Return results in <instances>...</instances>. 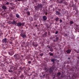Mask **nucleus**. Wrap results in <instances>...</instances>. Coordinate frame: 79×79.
<instances>
[{
  "label": "nucleus",
  "mask_w": 79,
  "mask_h": 79,
  "mask_svg": "<svg viewBox=\"0 0 79 79\" xmlns=\"http://www.w3.org/2000/svg\"><path fill=\"white\" fill-rule=\"evenodd\" d=\"M38 6L39 8H43V6H44V5L41 4H40L38 5Z\"/></svg>",
  "instance_id": "11"
},
{
  "label": "nucleus",
  "mask_w": 79,
  "mask_h": 79,
  "mask_svg": "<svg viewBox=\"0 0 79 79\" xmlns=\"http://www.w3.org/2000/svg\"><path fill=\"white\" fill-rule=\"evenodd\" d=\"M56 60L55 59H52L51 60V61H52L53 62V64L54 63H55V60Z\"/></svg>",
  "instance_id": "20"
},
{
  "label": "nucleus",
  "mask_w": 79,
  "mask_h": 79,
  "mask_svg": "<svg viewBox=\"0 0 79 79\" xmlns=\"http://www.w3.org/2000/svg\"><path fill=\"white\" fill-rule=\"evenodd\" d=\"M48 48H50V46H49L48 47Z\"/></svg>",
  "instance_id": "58"
},
{
  "label": "nucleus",
  "mask_w": 79,
  "mask_h": 79,
  "mask_svg": "<svg viewBox=\"0 0 79 79\" xmlns=\"http://www.w3.org/2000/svg\"><path fill=\"white\" fill-rule=\"evenodd\" d=\"M55 20L56 22H58L59 21V18L56 17V18Z\"/></svg>",
  "instance_id": "22"
},
{
  "label": "nucleus",
  "mask_w": 79,
  "mask_h": 79,
  "mask_svg": "<svg viewBox=\"0 0 79 79\" xmlns=\"http://www.w3.org/2000/svg\"><path fill=\"white\" fill-rule=\"evenodd\" d=\"M20 79H25V77H24V75L23 74H22L20 76Z\"/></svg>",
  "instance_id": "13"
},
{
  "label": "nucleus",
  "mask_w": 79,
  "mask_h": 79,
  "mask_svg": "<svg viewBox=\"0 0 79 79\" xmlns=\"http://www.w3.org/2000/svg\"><path fill=\"white\" fill-rule=\"evenodd\" d=\"M8 72L11 73H13L14 72V70H12V69H10L8 70Z\"/></svg>",
  "instance_id": "14"
},
{
  "label": "nucleus",
  "mask_w": 79,
  "mask_h": 79,
  "mask_svg": "<svg viewBox=\"0 0 79 79\" xmlns=\"http://www.w3.org/2000/svg\"><path fill=\"white\" fill-rule=\"evenodd\" d=\"M2 43L5 44V45H7V43H8L7 39L6 38L3 39L2 40Z\"/></svg>",
  "instance_id": "3"
},
{
  "label": "nucleus",
  "mask_w": 79,
  "mask_h": 79,
  "mask_svg": "<svg viewBox=\"0 0 79 79\" xmlns=\"http://www.w3.org/2000/svg\"><path fill=\"white\" fill-rule=\"evenodd\" d=\"M9 44H13V42L12 41H10Z\"/></svg>",
  "instance_id": "45"
},
{
  "label": "nucleus",
  "mask_w": 79,
  "mask_h": 79,
  "mask_svg": "<svg viewBox=\"0 0 79 79\" xmlns=\"http://www.w3.org/2000/svg\"><path fill=\"white\" fill-rule=\"evenodd\" d=\"M60 75H61V73L60 72H58L57 74V76L58 77H60Z\"/></svg>",
  "instance_id": "21"
},
{
  "label": "nucleus",
  "mask_w": 79,
  "mask_h": 79,
  "mask_svg": "<svg viewBox=\"0 0 79 79\" xmlns=\"http://www.w3.org/2000/svg\"><path fill=\"white\" fill-rule=\"evenodd\" d=\"M43 76L44 77H45V74H44V75H43Z\"/></svg>",
  "instance_id": "60"
},
{
  "label": "nucleus",
  "mask_w": 79,
  "mask_h": 79,
  "mask_svg": "<svg viewBox=\"0 0 79 79\" xmlns=\"http://www.w3.org/2000/svg\"><path fill=\"white\" fill-rule=\"evenodd\" d=\"M2 10H6L7 9V7L5 5H3L2 6Z\"/></svg>",
  "instance_id": "10"
},
{
  "label": "nucleus",
  "mask_w": 79,
  "mask_h": 79,
  "mask_svg": "<svg viewBox=\"0 0 79 79\" xmlns=\"http://www.w3.org/2000/svg\"><path fill=\"white\" fill-rule=\"evenodd\" d=\"M66 13V11L65 10H64L62 11V15H65Z\"/></svg>",
  "instance_id": "25"
},
{
  "label": "nucleus",
  "mask_w": 79,
  "mask_h": 79,
  "mask_svg": "<svg viewBox=\"0 0 79 79\" xmlns=\"http://www.w3.org/2000/svg\"><path fill=\"white\" fill-rule=\"evenodd\" d=\"M29 19L31 21H33V18H32V17H29Z\"/></svg>",
  "instance_id": "24"
},
{
  "label": "nucleus",
  "mask_w": 79,
  "mask_h": 79,
  "mask_svg": "<svg viewBox=\"0 0 79 79\" xmlns=\"http://www.w3.org/2000/svg\"><path fill=\"white\" fill-rule=\"evenodd\" d=\"M48 71L49 72V73H53V71L52 68H50L48 70Z\"/></svg>",
  "instance_id": "7"
},
{
  "label": "nucleus",
  "mask_w": 79,
  "mask_h": 79,
  "mask_svg": "<svg viewBox=\"0 0 79 79\" xmlns=\"http://www.w3.org/2000/svg\"><path fill=\"white\" fill-rule=\"evenodd\" d=\"M24 24H25V23H21V26H24Z\"/></svg>",
  "instance_id": "43"
},
{
  "label": "nucleus",
  "mask_w": 79,
  "mask_h": 79,
  "mask_svg": "<svg viewBox=\"0 0 79 79\" xmlns=\"http://www.w3.org/2000/svg\"><path fill=\"white\" fill-rule=\"evenodd\" d=\"M43 3H45L46 2L45 1H43Z\"/></svg>",
  "instance_id": "55"
},
{
  "label": "nucleus",
  "mask_w": 79,
  "mask_h": 79,
  "mask_svg": "<svg viewBox=\"0 0 79 79\" xmlns=\"http://www.w3.org/2000/svg\"><path fill=\"white\" fill-rule=\"evenodd\" d=\"M65 1V0H61L59 2L60 3H63Z\"/></svg>",
  "instance_id": "28"
},
{
  "label": "nucleus",
  "mask_w": 79,
  "mask_h": 79,
  "mask_svg": "<svg viewBox=\"0 0 79 79\" xmlns=\"http://www.w3.org/2000/svg\"><path fill=\"white\" fill-rule=\"evenodd\" d=\"M3 48V49H4V50H5V49H6V47H4Z\"/></svg>",
  "instance_id": "53"
},
{
  "label": "nucleus",
  "mask_w": 79,
  "mask_h": 79,
  "mask_svg": "<svg viewBox=\"0 0 79 79\" xmlns=\"http://www.w3.org/2000/svg\"><path fill=\"white\" fill-rule=\"evenodd\" d=\"M68 35H69V33H65V34L64 35V36L65 37H66L67 36L68 37Z\"/></svg>",
  "instance_id": "26"
},
{
  "label": "nucleus",
  "mask_w": 79,
  "mask_h": 79,
  "mask_svg": "<svg viewBox=\"0 0 79 79\" xmlns=\"http://www.w3.org/2000/svg\"><path fill=\"white\" fill-rule=\"evenodd\" d=\"M8 53L10 56H12L14 54H15V51L12 49H10L8 52Z\"/></svg>",
  "instance_id": "1"
},
{
  "label": "nucleus",
  "mask_w": 79,
  "mask_h": 79,
  "mask_svg": "<svg viewBox=\"0 0 79 79\" xmlns=\"http://www.w3.org/2000/svg\"><path fill=\"white\" fill-rule=\"evenodd\" d=\"M16 21H13L11 23L12 24H13L14 25H15V26H16Z\"/></svg>",
  "instance_id": "12"
},
{
  "label": "nucleus",
  "mask_w": 79,
  "mask_h": 79,
  "mask_svg": "<svg viewBox=\"0 0 79 79\" xmlns=\"http://www.w3.org/2000/svg\"><path fill=\"white\" fill-rule=\"evenodd\" d=\"M28 64H31L32 62L31 61L29 60V61H28Z\"/></svg>",
  "instance_id": "41"
},
{
  "label": "nucleus",
  "mask_w": 79,
  "mask_h": 79,
  "mask_svg": "<svg viewBox=\"0 0 79 79\" xmlns=\"http://www.w3.org/2000/svg\"><path fill=\"white\" fill-rule=\"evenodd\" d=\"M58 40H59V37L57 35H56L55 37L54 41V42H58Z\"/></svg>",
  "instance_id": "5"
},
{
  "label": "nucleus",
  "mask_w": 79,
  "mask_h": 79,
  "mask_svg": "<svg viewBox=\"0 0 79 79\" xmlns=\"http://www.w3.org/2000/svg\"><path fill=\"white\" fill-rule=\"evenodd\" d=\"M47 32H45L44 33V35H47Z\"/></svg>",
  "instance_id": "51"
},
{
  "label": "nucleus",
  "mask_w": 79,
  "mask_h": 79,
  "mask_svg": "<svg viewBox=\"0 0 79 79\" xmlns=\"http://www.w3.org/2000/svg\"><path fill=\"white\" fill-rule=\"evenodd\" d=\"M51 53V52H49V54H50Z\"/></svg>",
  "instance_id": "63"
},
{
  "label": "nucleus",
  "mask_w": 79,
  "mask_h": 79,
  "mask_svg": "<svg viewBox=\"0 0 79 79\" xmlns=\"http://www.w3.org/2000/svg\"><path fill=\"white\" fill-rule=\"evenodd\" d=\"M49 55L50 56H53V53H51Z\"/></svg>",
  "instance_id": "46"
},
{
  "label": "nucleus",
  "mask_w": 79,
  "mask_h": 79,
  "mask_svg": "<svg viewBox=\"0 0 79 79\" xmlns=\"http://www.w3.org/2000/svg\"><path fill=\"white\" fill-rule=\"evenodd\" d=\"M17 26H18V27H21V23L19 22L17 23Z\"/></svg>",
  "instance_id": "17"
},
{
  "label": "nucleus",
  "mask_w": 79,
  "mask_h": 79,
  "mask_svg": "<svg viewBox=\"0 0 79 79\" xmlns=\"http://www.w3.org/2000/svg\"><path fill=\"white\" fill-rule=\"evenodd\" d=\"M75 10L77 13H78L79 12V10H77L76 8L75 9Z\"/></svg>",
  "instance_id": "44"
},
{
  "label": "nucleus",
  "mask_w": 79,
  "mask_h": 79,
  "mask_svg": "<svg viewBox=\"0 0 79 79\" xmlns=\"http://www.w3.org/2000/svg\"><path fill=\"white\" fill-rule=\"evenodd\" d=\"M50 52H53V49L52 48H51L50 49Z\"/></svg>",
  "instance_id": "29"
},
{
  "label": "nucleus",
  "mask_w": 79,
  "mask_h": 79,
  "mask_svg": "<svg viewBox=\"0 0 79 79\" xmlns=\"http://www.w3.org/2000/svg\"><path fill=\"white\" fill-rule=\"evenodd\" d=\"M39 6H37L36 7L35 10H39Z\"/></svg>",
  "instance_id": "27"
},
{
  "label": "nucleus",
  "mask_w": 79,
  "mask_h": 79,
  "mask_svg": "<svg viewBox=\"0 0 79 79\" xmlns=\"http://www.w3.org/2000/svg\"><path fill=\"white\" fill-rule=\"evenodd\" d=\"M24 68V67H23H23H20L19 68V69H20V70H21L22 71H23V68Z\"/></svg>",
  "instance_id": "32"
},
{
  "label": "nucleus",
  "mask_w": 79,
  "mask_h": 79,
  "mask_svg": "<svg viewBox=\"0 0 79 79\" xmlns=\"http://www.w3.org/2000/svg\"><path fill=\"white\" fill-rule=\"evenodd\" d=\"M68 60H70V58L69 57V58H68Z\"/></svg>",
  "instance_id": "61"
},
{
  "label": "nucleus",
  "mask_w": 79,
  "mask_h": 79,
  "mask_svg": "<svg viewBox=\"0 0 79 79\" xmlns=\"http://www.w3.org/2000/svg\"><path fill=\"white\" fill-rule=\"evenodd\" d=\"M9 66L10 67V69L12 70L14 69V66H13L11 65H10Z\"/></svg>",
  "instance_id": "19"
},
{
  "label": "nucleus",
  "mask_w": 79,
  "mask_h": 79,
  "mask_svg": "<svg viewBox=\"0 0 79 79\" xmlns=\"http://www.w3.org/2000/svg\"><path fill=\"white\" fill-rule=\"evenodd\" d=\"M44 70H45V71H47V70H48L47 68L46 67H44Z\"/></svg>",
  "instance_id": "37"
},
{
  "label": "nucleus",
  "mask_w": 79,
  "mask_h": 79,
  "mask_svg": "<svg viewBox=\"0 0 79 79\" xmlns=\"http://www.w3.org/2000/svg\"><path fill=\"white\" fill-rule=\"evenodd\" d=\"M58 32H59L58 31H56L55 33V34H57L58 33Z\"/></svg>",
  "instance_id": "42"
},
{
  "label": "nucleus",
  "mask_w": 79,
  "mask_h": 79,
  "mask_svg": "<svg viewBox=\"0 0 79 79\" xmlns=\"http://www.w3.org/2000/svg\"><path fill=\"white\" fill-rule=\"evenodd\" d=\"M22 0H18V2H21Z\"/></svg>",
  "instance_id": "56"
},
{
  "label": "nucleus",
  "mask_w": 79,
  "mask_h": 79,
  "mask_svg": "<svg viewBox=\"0 0 79 79\" xmlns=\"http://www.w3.org/2000/svg\"><path fill=\"white\" fill-rule=\"evenodd\" d=\"M27 13L28 16H29V15H30V12H29L28 11L27 12Z\"/></svg>",
  "instance_id": "34"
},
{
  "label": "nucleus",
  "mask_w": 79,
  "mask_h": 79,
  "mask_svg": "<svg viewBox=\"0 0 79 79\" xmlns=\"http://www.w3.org/2000/svg\"><path fill=\"white\" fill-rule=\"evenodd\" d=\"M70 7H73V8H74V6H73V4L71 6H70Z\"/></svg>",
  "instance_id": "49"
},
{
  "label": "nucleus",
  "mask_w": 79,
  "mask_h": 79,
  "mask_svg": "<svg viewBox=\"0 0 79 79\" xmlns=\"http://www.w3.org/2000/svg\"><path fill=\"white\" fill-rule=\"evenodd\" d=\"M25 10H26V11H27V10H28V9L27 8H26L25 9Z\"/></svg>",
  "instance_id": "50"
},
{
  "label": "nucleus",
  "mask_w": 79,
  "mask_h": 79,
  "mask_svg": "<svg viewBox=\"0 0 79 79\" xmlns=\"http://www.w3.org/2000/svg\"><path fill=\"white\" fill-rule=\"evenodd\" d=\"M40 56H43V55H44V53H41L40 54Z\"/></svg>",
  "instance_id": "38"
},
{
  "label": "nucleus",
  "mask_w": 79,
  "mask_h": 79,
  "mask_svg": "<svg viewBox=\"0 0 79 79\" xmlns=\"http://www.w3.org/2000/svg\"><path fill=\"white\" fill-rule=\"evenodd\" d=\"M70 24H73V22L72 21H70Z\"/></svg>",
  "instance_id": "40"
},
{
  "label": "nucleus",
  "mask_w": 79,
  "mask_h": 79,
  "mask_svg": "<svg viewBox=\"0 0 79 79\" xmlns=\"http://www.w3.org/2000/svg\"><path fill=\"white\" fill-rule=\"evenodd\" d=\"M77 53H79V51H77Z\"/></svg>",
  "instance_id": "59"
},
{
  "label": "nucleus",
  "mask_w": 79,
  "mask_h": 79,
  "mask_svg": "<svg viewBox=\"0 0 79 79\" xmlns=\"http://www.w3.org/2000/svg\"><path fill=\"white\" fill-rule=\"evenodd\" d=\"M39 15H35L34 16V19L35 20H37L38 19V18H39Z\"/></svg>",
  "instance_id": "6"
},
{
  "label": "nucleus",
  "mask_w": 79,
  "mask_h": 79,
  "mask_svg": "<svg viewBox=\"0 0 79 79\" xmlns=\"http://www.w3.org/2000/svg\"><path fill=\"white\" fill-rule=\"evenodd\" d=\"M32 45L33 47H37V46H38V44H35L34 43H32Z\"/></svg>",
  "instance_id": "18"
},
{
  "label": "nucleus",
  "mask_w": 79,
  "mask_h": 79,
  "mask_svg": "<svg viewBox=\"0 0 79 79\" xmlns=\"http://www.w3.org/2000/svg\"><path fill=\"white\" fill-rule=\"evenodd\" d=\"M21 36L23 38V39H26V34L24 33H21Z\"/></svg>",
  "instance_id": "4"
},
{
  "label": "nucleus",
  "mask_w": 79,
  "mask_h": 79,
  "mask_svg": "<svg viewBox=\"0 0 79 79\" xmlns=\"http://www.w3.org/2000/svg\"><path fill=\"white\" fill-rule=\"evenodd\" d=\"M56 15H60V16H61V14L60 12H59L58 11H56Z\"/></svg>",
  "instance_id": "8"
},
{
  "label": "nucleus",
  "mask_w": 79,
  "mask_h": 79,
  "mask_svg": "<svg viewBox=\"0 0 79 79\" xmlns=\"http://www.w3.org/2000/svg\"><path fill=\"white\" fill-rule=\"evenodd\" d=\"M3 16H5V14H3Z\"/></svg>",
  "instance_id": "62"
},
{
  "label": "nucleus",
  "mask_w": 79,
  "mask_h": 79,
  "mask_svg": "<svg viewBox=\"0 0 79 79\" xmlns=\"http://www.w3.org/2000/svg\"><path fill=\"white\" fill-rule=\"evenodd\" d=\"M55 66H52V67H51V68H52V69H55Z\"/></svg>",
  "instance_id": "31"
},
{
  "label": "nucleus",
  "mask_w": 79,
  "mask_h": 79,
  "mask_svg": "<svg viewBox=\"0 0 79 79\" xmlns=\"http://www.w3.org/2000/svg\"><path fill=\"white\" fill-rule=\"evenodd\" d=\"M60 23H62L63 22V21L61 19H60Z\"/></svg>",
  "instance_id": "47"
},
{
  "label": "nucleus",
  "mask_w": 79,
  "mask_h": 79,
  "mask_svg": "<svg viewBox=\"0 0 79 79\" xmlns=\"http://www.w3.org/2000/svg\"><path fill=\"white\" fill-rule=\"evenodd\" d=\"M10 5V4L9 2H7L5 3V5Z\"/></svg>",
  "instance_id": "36"
},
{
  "label": "nucleus",
  "mask_w": 79,
  "mask_h": 79,
  "mask_svg": "<svg viewBox=\"0 0 79 79\" xmlns=\"http://www.w3.org/2000/svg\"><path fill=\"white\" fill-rule=\"evenodd\" d=\"M16 66H17L18 67V66L17 65H16Z\"/></svg>",
  "instance_id": "64"
},
{
  "label": "nucleus",
  "mask_w": 79,
  "mask_h": 79,
  "mask_svg": "<svg viewBox=\"0 0 79 79\" xmlns=\"http://www.w3.org/2000/svg\"><path fill=\"white\" fill-rule=\"evenodd\" d=\"M24 73L25 75L29 76V74L27 75V70H24Z\"/></svg>",
  "instance_id": "16"
},
{
  "label": "nucleus",
  "mask_w": 79,
  "mask_h": 79,
  "mask_svg": "<svg viewBox=\"0 0 79 79\" xmlns=\"http://www.w3.org/2000/svg\"><path fill=\"white\" fill-rule=\"evenodd\" d=\"M16 69H17V67H14V69L13 70L14 71H15V70H16Z\"/></svg>",
  "instance_id": "35"
},
{
  "label": "nucleus",
  "mask_w": 79,
  "mask_h": 79,
  "mask_svg": "<svg viewBox=\"0 0 79 79\" xmlns=\"http://www.w3.org/2000/svg\"><path fill=\"white\" fill-rule=\"evenodd\" d=\"M5 63H6V64H9L10 63V62L8 61H7L5 62Z\"/></svg>",
  "instance_id": "30"
},
{
  "label": "nucleus",
  "mask_w": 79,
  "mask_h": 79,
  "mask_svg": "<svg viewBox=\"0 0 79 79\" xmlns=\"http://www.w3.org/2000/svg\"><path fill=\"white\" fill-rule=\"evenodd\" d=\"M16 16L17 18H19V15H18V14H16Z\"/></svg>",
  "instance_id": "33"
},
{
  "label": "nucleus",
  "mask_w": 79,
  "mask_h": 79,
  "mask_svg": "<svg viewBox=\"0 0 79 79\" xmlns=\"http://www.w3.org/2000/svg\"><path fill=\"white\" fill-rule=\"evenodd\" d=\"M31 61H32V60H33V59H32V58H31Z\"/></svg>",
  "instance_id": "57"
},
{
  "label": "nucleus",
  "mask_w": 79,
  "mask_h": 79,
  "mask_svg": "<svg viewBox=\"0 0 79 79\" xmlns=\"http://www.w3.org/2000/svg\"><path fill=\"white\" fill-rule=\"evenodd\" d=\"M14 57L16 61H17L19 60V59L20 58H19V57L18 56V54H15L14 56Z\"/></svg>",
  "instance_id": "2"
},
{
  "label": "nucleus",
  "mask_w": 79,
  "mask_h": 79,
  "mask_svg": "<svg viewBox=\"0 0 79 79\" xmlns=\"http://www.w3.org/2000/svg\"><path fill=\"white\" fill-rule=\"evenodd\" d=\"M49 6V7H50V8H52V5H50Z\"/></svg>",
  "instance_id": "52"
},
{
  "label": "nucleus",
  "mask_w": 79,
  "mask_h": 79,
  "mask_svg": "<svg viewBox=\"0 0 79 79\" xmlns=\"http://www.w3.org/2000/svg\"><path fill=\"white\" fill-rule=\"evenodd\" d=\"M10 79H17V77L15 76L13 77H11Z\"/></svg>",
  "instance_id": "23"
},
{
  "label": "nucleus",
  "mask_w": 79,
  "mask_h": 79,
  "mask_svg": "<svg viewBox=\"0 0 79 79\" xmlns=\"http://www.w3.org/2000/svg\"><path fill=\"white\" fill-rule=\"evenodd\" d=\"M66 52L67 53H70L71 52V49H68L66 51Z\"/></svg>",
  "instance_id": "15"
},
{
  "label": "nucleus",
  "mask_w": 79,
  "mask_h": 79,
  "mask_svg": "<svg viewBox=\"0 0 79 79\" xmlns=\"http://www.w3.org/2000/svg\"><path fill=\"white\" fill-rule=\"evenodd\" d=\"M2 66L3 67H5V64H2Z\"/></svg>",
  "instance_id": "48"
},
{
  "label": "nucleus",
  "mask_w": 79,
  "mask_h": 79,
  "mask_svg": "<svg viewBox=\"0 0 79 79\" xmlns=\"http://www.w3.org/2000/svg\"><path fill=\"white\" fill-rule=\"evenodd\" d=\"M15 2H18V0H15Z\"/></svg>",
  "instance_id": "54"
},
{
  "label": "nucleus",
  "mask_w": 79,
  "mask_h": 79,
  "mask_svg": "<svg viewBox=\"0 0 79 79\" xmlns=\"http://www.w3.org/2000/svg\"><path fill=\"white\" fill-rule=\"evenodd\" d=\"M43 19L44 21H46L47 19V17L45 15H44L43 17Z\"/></svg>",
  "instance_id": "9"
},
{
  "label": "nucleus",
  "mask_w": 79,
  "mask_h": 79,
  "mask_svg": "<svg viewBox=\"0 0 79 79\" xmlns=\"http://www.w3.org/2000/svg\"><path fill=\"white\" fill-rule=\"evenodd\" d=\"M42 36L43 37H47V35H44V34Z\"/></svg>",
  "instance_id": "39"
}]
</instances>
